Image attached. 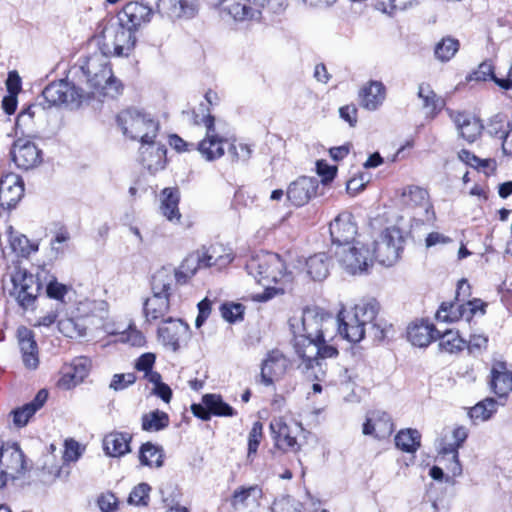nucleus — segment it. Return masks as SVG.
Here are the masks:
<instances>
[{"label": "nucleus", "instance_id": "nucleus-1", "mask_svg": "<svg viewBox=\"0 0 512 512\" xmlns=\"http://www.w3.org/2000/svg\"><path fill=\"white\" fill-rule=\"evenodd\" d=\"M153 14L149 5L131 1L116 17L102 19L96 28L102 54L106 57H127L135 46V32L148 24Z\"/></svg>", "mask_w": 512, "mask_h": 512}, {"label": "nucleus", "instance_id": "nucleus-2", "mask_svg": "<svg viewBox=\"0 0 512 512\" xmlns=\"http://www.w3.org/2000/svg\"><path fill=\"white\" fill-rule=\"evenodd\" d=\"M380 306L375 299L362 300L338 313L339 334L351 343H359L365 337L367 327L374 340L386 337L388 325L377 319Z\"/></svg>", "mask_w": 512, "mask_h": 512}, {"label": "nucleus", "instance_id": "nucleus-3", "mask_svg": "<svg viewBox=\"0 0 512 512\" xmlns=\"http://www.w3.org/2000/svg\"><path fill=\"white\" fill-rule=\"evenodd\" d=\"M247 273L264 287L262 293L251 295L252 300L265 302L276 295L283 294L285 286L293 281L292 273L287 271L284 261L278 254L260 252L249 258Z\"/></svg>", "mask_w": 512, "mask_h": 512}, {"label": "nucleus", "instance_id": "nucleus-4", "mask_svg": "<svg viewBox=\"0 0 512 512\" xmlns=\"http://www.w3.org/2000/svg\"><path fill=\"white\" fill-rule=\"evenodd\" d=\"M117 123L124 136L141 144L156 139L160 128L159 121L153 115L135 108L121 111Z\"/></svg>", "mask_w": 512, "mask_h": 512}, {"label": "nucleus", "instance_id": "nucleus-5", "mask_svg": "<svg viewBox=\"0 0 512 512\" xmlns=\"http://www.w3.org/2000/svg\"><path fill=\"white\" fill-rule=\"evenodd\" d=\"M290 323L293 328L301 324V330L297 327L298 331H294L295 335L317 338L324 342H329L333 338L336 324L333 317L319 307L304 309L301 318L299 320L294 318Z\"/></svg>", "mask_w": 512, "mask_h": 512}, {"label": "nucleus", "instance_id": "nucleus-6", "mask_svg": "<svg viewBox=\"0 0 512 512\" xmlns=\"http://www.w3.org/2000/svg\"><path fill=\"white\" fill-rule=\"evenodd\" d=\"M77 69L76 74H81L84 81L94 91L88 93L91 96V104L94 98L118 96L122 91L121 82L113 75L111 66H73Z\"/></svg>", "mask_w": 512, "mask_h": 512}, {"label": "nucleus", "instance_id": "nucleus-7", "mask_svg": "<svg viewBox=\"0 0 512 512\" xmlns=\"http://www.w3.org/2000/svg\"><path fill=\"white\" fill-rule=\"evenodd\" d=\"M42 96L49 106L66 105L71 109H78L91 104L88 92L65 80L50 83L43 90Z\"/></svg>", "mask_w": 512, "mask_h": 512}, {"label": "nucleus", "instance_id": "nucleus-8", "mask_svg": "<svg viewBox=\"0 0 512 512\" xmlns=\"http://www.w3.org/2000/svg\"><path fill=\"white\" fill-rule=\"evenodd\" d=\"M317 338H309L295 335L294 349L298 358L301 360V366L304 369H321L322 362L326 358L334 357L338 354L336 348Z\"/></svg>", "mask_w": 512, "mask_h": 512}, {"label": "nucleus", "instance_id": "nucleus-9", "mask_svg": "<svg viewBox=\"0 0 512 512\" xmlns=\"http://www.w3.org/2000/svg\"><path fill=\"white\" fill-rule=\"evenodd\" d=\"M193 123L195 125H203L206 129L205 137L196 147L201 156L207 161L221 158L225 153V145L228 143V139L217 132L215 118L209 113H203L201 117L198 114H194Z\"/></svg>", "mask_w": 512, "mask_h": 512}, {"label": "nucleus", "instance_id": "nucleus-10", "mask_svg": "<svg viewBox=\"0 0 512 512\" xmlns=\"http://www.w3.org/2000/svg\"><path fill=\"white\" fill-rule=\"evenodd\" d=\"M334 256L339 266L351 275L362 274L372 265L370 249L360 242L336 247Z\"/></svg>", "mask_w": 512, "mask_h": 512}, {"label": "nucleus", "instance_id": "nucleus-11", "mask_svg": "<svg viewBox=\"0 0 512 512\" xmlns=\"http://www.w3.org/2000/svg\"><path fill=\"white\" fill-rule=\"evenodd\" d=\"M11 282L10 295L23 309L32 308L41 289L38 278L24 268L15 267L11 273Z\"/></svg>", "mask_w": 512, "mask_h": 512}, {"label": "nucleus", "instance_id": "nucleus-12", "mask_svg": "<svg viewBox=\"0 0 512 512\" xmlns=\"http://www.w3.org/2000/svg\"><path fill=\"white\" fill-rule=\"evenodd\" d=\"M402 244V231L396 226L387 227L374 242L372 259L384 266H392L399 259Z\"/></svg>", "mask_w": 512, "mask_h": 512}, {"label": "nucleus", "instance_id": "nucleus-13", "mask_svg": "<svg viewBox=\"0 0 512 512\" xmlns=\"http://www.w3.org/2000/svg\"><path fill=\"white\" fill-rule=\"evenodd\" d=\"M442 303L436 313V318L441 322H455L460 319L465 320L468 324L476 315L483 316L486 313L487 304L481 299L474 298L466 303Z\"/></svg>", "mask_w": 512, "mask_h": 512}, {"label": "nucleus", "instance_id": "nucleus-14", "mask_svg": "<svg viewBox=\"0 0 512 512\" xmlns=\"http://www.w3.org/2000/svg\"><path fill=\"white\" fill-rule=\"evenodd\" d=\"M270 429L279 449L284 451L298 452L301 448L297 437L303 432L301 423L295 420H287L284 417L272 419Z\"/></svg>", "mask_w": 512, "mask_h": 512}, {"label": "nucleus", "instance_id": "nucleus-15", "mask_svg": "<svg viewBox=\"0 0 512 512\" xmlns=\"http://www.w3.org/2000/svg\"><path fill=\"white\" fill-rule=\"evenodd\" d=\"M159 341L169 350L176 352L190 339V327L181 319L167 317L158 328Z\"/></svg>", "mask_w": 512, "mask_h": 512}, {"label": "nucleus", "instance_id": "nucleus-16", "mask_svg": "<svg viewBox=\"0 0 512 512\" xmlns=\"http://www.w3.org/2000/svg\"><path fill=\"white\" fill-rule=\"evenodd\" d=\"M401 201L405 206L415 209L417 211L415 214L422 222H432L435 219L433 206L425 189L413 185L405 187L401 194Z\"/></svg>", "mask_w": 512, "mask_h": 512}, {"label": "nucleus", "instance_id": "nucleus-17", "mask_svg": "<svg viewBox=\"0 0 512 512\" xmlns=\"http://www.w3.org/2000/svg\"><path fill=\"white\" fill-rule=\"evenodd\" d=\"M329 232L333 246L352 244L358 233L354 216L348 211L339 213L329 224Z\"/></svg>", "mask_w": 512, "mask_h": 512}, {"label": "nucleus", "instance_id": "nucleus-18", "mask_svg": "<svg viewBox=\"0 0 512 512\" xmlns=\"http://www.w3.org/2000/svg\"><path fill=\"white\" fill-rule=\"evenodd\" d=\"M219 4L235 21H258L265 0H222Z\"/></svg>", "mask_w": 512, "mask_h": 512}, {"label": "nucleus", "instance_id": "nucleus-19", "mask_svg": "<svg viewBox=\"0 0 512 512\" xmlns=\"http://www.w3.org/2000/svg\"><path fill=\"white\" fill-rule=\"evenodd\" d=\"M289 366V359L280 350L269 351L261 364V382L272 385L286 374Z\"/></svg>", "mask_w": 512, "mask_h": 512}, {"label": "nucleus", "instance_id": "nucleus-20", "mask_svg": "<svg viewBox=\"0 0 512 512\" xmlns=\"http://www.w3.org/2000/svg\"><path fill=\"white\" fill-rule=\"evenodd\" d=\"M394 431V424L391 416L383 410H371L367 412L365 422L362 426V433L382 440L391 436Z\"/></svg>", "mask_w": 512, "mask_h": 512}, {"label": "nucleus", "instance_id": "nucleus-21", "mask_svg": "<svg viewBox=\"0 0 512 512\" xmlns=\"http://www.w3.org/2000/svg\"><path fill=\"white\" fill-rule=\"evenodd\" d=\"M191 411L204 421L210 420L211 415L231 417L236 414L235 410L224 402L219 394H205L202 397V404H193Z\"/></svg>", "mask_w": 512, "mask_h": 512}, {"label": "nucleus", "instance_id": "nucleus-22", "mask_svg": "<svg viewBox=\"0 0 512 512\" xmlns=\"http://www.w3.org/2000/svg\"><path fill=\"white\" fill-rule=\"evenodd\" d=\"M0 468L11 480L20 478L27 470L24 454L17 444L0 443Z\"/></svg>", "mask_w": 512, "mask_h": 512}, {"label": "nucleus", "instance_id": "nucleus-23", "mask_svg": "<svg viewBox=\"0 0 512 512\" xmlns=\"http://www.w3.org/2000/svg\"><path fill=\"white\" fill-rule=\"evenodd\" d=\"M109 304L105 300L84 299L76 306V318L87 319L89 324L102 329L108 321Z\"/></svg>", "mask_w": 512, "mask_h": 512}, {"label": "nucleus", "instance_id": "nucleus-24", "mask_svg": "<svg viewBox=\"0 0 512 512\" xmlns=\"http://www.w3.org/2000/svg\"><path fill=\"white\" fill-rule=\"evenodd\" d=\"M11 155L15 164L25 170L36 167L42 161L40 149L35 143L26 139L15 141Z\"/></svg>", "mask_w": 512, "mask_h": 512}, {"label": "nucleus", "instance_id": "nucleus-25", "mask_svg": "<svg viewBox=\"0 0 512 512\" xmlns=\"http://www.w3.org/2000/svg\"><path fill=\"white\" fill-rule=\"evenodd\" d=\"M91 361L87 357H77L71 363L64 365L62 376L58 380V386L63 389H71L83 382L88 376Z\"/></svg>", "mask_w": 512, "mask_h": 512}, {"label": "nucleus", "instance_id": "nucleus-26", "mask_svg": "<svg viewBox=\"0 0 512 512\" xmlns=\"http://www.w3.org/2000/svg\"><path fill=\"white\" fill-rule=\"evenodd\" d=\"M450 119L455 124L459 135L468 143L475 142L481 135L483 125L481 121L467 113L454 111L451 109L446 110Z\"/></svg>", "mask_w": 512, "mask_h": 512}, {"label": "nucleus", "instance_id": "nucleus-27", "mask_svg": "<svg viewBox=\"0 0 512 512\" xmlns=\"http://www.w3.org/2000/svg\"><path fill=\"white\" fill-rule=\"evenodd\" d=\"M157 11L171 19L193 18L198 12L197 0H158Z\"/></svg>", "mask_w": 512, "mask_h": 512}, {"label": "nucleus", "instance_id": "nucleus-28", "mask_svg": "<svg viewBox=\"0 0 512 512\" xmlns=\"http://www.w3.org/2000/svg\"><path fill=\"white\" fill-rule=\"evenodd\" d=\"M24 194V185L22 179L9 173L0 179V205L10 209L14 207Z\"/></svg>", "mask_w": 512, "mask_h": 512}, {"label": "nucleus", "instance_id": "nucleus-29", "mask_svg": "<svg viewBox=\"0 0 512 512\" xmlns=\"http://www.w3.org/2000/svg\"><path fill=\"white\" fill-rule=\"evenodd\" d=\"M140 158L142 164L149 172L156 173L165 168L166 148L156 139H153L150 143H142L140 146Z\"/></svg>", "mask_w": 512, "mask_h": 512}, {"label": "nucleus", "instance_id": "nucleus-30", "mask_svg": "<svg viewBox=\"0 0 512 512\" xmlns=\"http://www.w3.org/2000/svg\"><path fill=\"white\" fill-rule=\"evenodd\" d=\"M318 181L311 177H300L292 182L286 192L287 199L295 206L305 205L316 195Z\"/></svg>", "mask_w": 512, "mask_h": 512}, {"label": "nucleus", "instance_id": "nucleus-31", "mask_svg": "<svg viewBox=\"0 0 512 512\" xmlns=\"http://www.w3.org/2000/svg\"><path fill=\"white\" fill-rule=\"evenodd\" d=\"M490 389L499 397L512 392V371L506 362L494 361L490 370Z\"/></svg>", "mask_w": 512, "mask_h": 512}, {"label": "nucleus", "instance_id": "nucleus-32", "mask_svg": "<svg viewBox=\"0 0 512 512\" xmlns=\"http://www.w3.org/2000/svg\"><path fill=\"white\" fill-rule=\"evenodd\" d=\"M386 98V88L380 81H369L358 93L359 104L368 111H375L382 106Z\"/></svg>", "mask_w": 512, "mask_h": 512}, {"label": "nucleus", "instance_id": "nucleus-33", "mask_svg": "<svg viewBox=\"0 0 512 512\" xmlns=\"http://www.w3.org/2000/svg\"><path fill=\"white\" fill-rule=\"evenodd\" d=\"M170 311V297L154 295L143 303V314L148 323H163Z\"/></svg>", "mask_w": 512, "mask_h": 512}, {"label": "nucleus", "instance_id": "nucleus-34", "mask_svg": "<svg viewBox=\"0 0 512 512\" xmlns=\"http://www.w3.org/2000/svg\"><path fill=\"white\" fill-rule=\"evenodd\" d=\"M18 340L22 352L23 363L26 368L34 370L39 365L37 344L33 333L26 327L18 329Z\"/></svg>", "mask_w": 512, "mask_h": 512}, {"label": "nucleus", "instance_id": "nucleus-35", "mask_svg": "<svg viewBox=\"0 0 512 512\" xmlns=\"http://www.w3.org/2000/svg\"><path fill=\"white\" fill-rule=\"evenodd\" d=\"M198 250L205 268L213 266L222 268L233 260L231 250L221 244L211 245L209 247L202 246Z\"/></svg>", "mask_w": 512, "mask_h": 512}, {"label": "nucleus", "instance_id": "nucleus-36", "mask_svg": "<svg viewBox=\"0 0 512 512\" xmlns=\"http://www.w3.org/2000/svg\"><path fill=\"white\" fill-rule=\"evenodd\" d=\"M176 274V269L172 266H163L156 270L151 281L152 294L171 297L175 278H178Z\"/></svg>", "mask_w": 512, "mask_h": 512}, {"label": "nucleus", "instance_id": "nucleus-37", "mask_svg": "<svg viewBox=\"0 0 512 512\" xmlns=\"http://www.w3.org/2000/svg\"><path fill=\"white\" fill-rule=\"evenodd\" d=\"M437 330L427 321L411 323L407 328L408 341L417 347H426L436 339Z\"/></svg>", "mask_w": 512, "mask_h": 512}, {"label": "nucleus", "instance_id": "nucleus-38", "mask_svg": "<svg viewBox=\"0 0 512 512\" xmlns=\"http://www.w3.org/2000/svg\"><path fill=\"white\" fill-rule=\"evenodd\" d=\"M131 440L129 433L111 432L103 439V449L108 456L121 457L131 451Z\"/></svg>", "mask_w": 512, "mask_h": 512}, {"label": "nucleus", "instance_id": "nucleus-39", "mask_svg": "<svg viewBox=\"0 0 512 512\" xmlns=\"http://www.w3.org/2000/svg\"><path fill=\"white\" fill-rule=\"evenodd\" d=\"M47 398L48 392L42 389L36 394L35 398L31 402L25 404L21 408L14 410V424L18 427L25 426L28 423L29 419L36 413V411L39 410L44 405Z\"/></svg>", "mask_w": 512, "mask_h": 512}, {"label": "nucleus", "instance_id": "nucleus-40", "mask_svg": "<svg viewBox=\"0 0 512 512\" xmlns=\"http://www.w3.org/2000/svg\"><path fill=\"white\" fill-rule=\"evenodd\" d=\"M160 210L163 216L172 223H180L179 192L177 189L165 188L161 194Z\"/></svg>", "mask_w": 512, "mask_h": 512}, {"label": "nucleus", "instance_id": "nucleus-41", "mask_svg": "<svg viewBox=\"0 0 512 512\" xmlns=\"http://www.w3.org/2000/svg\"><path fill=\"white\" fill-rule=\"evenodd\" d=\"M329 258L325 253H317L305 260L306 275L314 281H322L329 274Z\"/></svg>", "mask_w": 512, "mask_h": 512}, {"label": "nucleus", "instance_id": "nucleus-42", "mask_svg": "<svg viewBox=\"0 0 512 512\" xmlns=\"http://www.w3.org/2000/svg\"><path fill=\"white\" fill-rule=\"evenodd\" d=\"M418 97L422 100V107L432 117L436 116L445 106V101L438 96L429 84L422 83L418 87Z\"/></svg>", "mask_w": 512, "mask_h": 512}, {"label": "nucleus", "instance_id": "nucleus-43", "mask_svg": "<svg viewBox=\"0 0 512 512\" xmlns=\"http://www.w3.org/2000/svg\"><path fill=\"white\" fill-rule=\"evenodd\" d=\"M458 449L459 447L453 441L443 440L439 445L441 459L447 461V470L454 477L462 473V467L458 458Z\"/></svg>", "mask_w": 512, "mask_h": 512}, {"label": "nucleus", "instance_id": "nucleus-44", "mask_svg": "<svg viewBox=\"0 0 512 512\" xmlns=\"http://www.w3.org/2000/svg\"><path fill=\"white\" fill-rule=\"evenodd\" d=\"M139 460L143 466L160 468L164 462L163 448L151 442L144 443L139 451Z\"/></svg>", "mask_w": 512, "mask_h": 512}, {"label": "nucleus", "instance_id": "nucleus-45", "mask_svg": "<svg viewBox=\"0 0 512 512\" xmlns=\"http://www.w3.org/2000/svg\"><path fill=\"white\" fill-rule=\"evenodd\" d=\"M102 330L111 335H120V340L132 346H142L145 343L143 334L132 325L128 329L120 331L119 328H114L112 323H104Z\"/></svg>", "mask_w": 512, "mask_h": 512}, {"label": "nucleus", "instance_id": "nucleus-46", "mask_svg": "<svg viewBox=\"0 0 512 512\" xmlns=\"http://www.w3.org/2000/svg\"><path fill=\"white\" fill-rule=\"evenodd\" d=\"M438 346L441 351L453 354L462 351L466 346L464 340L458 331L447 330L438 337Z\"/></svg>", "mask_w": 512, "mask_h": 512}, {"label": "nucleus", "instance_id": "nucleus-47", "mask_svg": "<svg viewBox=\"0 0 512 512\" xmlns=\"http://www.w3.org/2000/svg\"><path fill=\"white\" fill-rule=\"evenodd\" d=\"M169 425V416L166 412L154 410L145 413L141 418L142 430L147 432H157L165 429Z\"/></svg>", "mask_w": 512, "mask_h": 512}, {"label": "nucleus", "instance_id": "nucleus-48", "mask_svg": "<svg viewBox=\"0 0 512 512\" xmlns=\"http://www.w3.org/2000/svg\"><path fill=\"white\" fill-rule=\"evenodd\" d=\"M420 438L417 430L404 429L396 434L395 444L403 452L414 453L420 447Z\"/></svg>", "mask_w": 512, "mask_h": 512}, {"label": "nucleus", "instance_id": "nucleus-49", "mask_svg": "<svg viewBox=\"0 0 512 512\" xmlns=\"http://www.w3.org/2000/svg\"><path fill=\"white\" fill-rule=\"evenodd\" d=\"M9 243L12 251L21 257H27L38 250L36 244L31 243L25 235L13 231L12 227H9Z\"/></svg>", "mask_w": 512, "mask_h": 512}, {"label": "nucleus", "instance_id": "nucleus-50", "mask_svg": "<svg viewBox=\"0 0 512 512\" xmlns=\"http://www.w3.org/2000/svg\"><path fill=\"white\" fill-rule=\"evenodd\" d=\"M199 250L189 253L176 270L178 278H190L194 276L198 270L205 268Z\"/></svg>", "mask_w": 512, "mask_h": 512}, {"label": "nucleus", "instance_id": "nucleus-51", "mask_svg": "<svg viewBox=\"0 0 512 512\" xmlns=\"http://www.w3.org/2000/svg\"><path fill=\"white\" fill-rule=\"evenodd\" d=\"M61 333L69 338L81 337L86 334L87 325L81 321V318H66L58 322Z\"/></svg>", "mask_w": 512, "mask_h": 512}, {"label": "nucleus", "instance_id": "nucleus-52", "mask_svg": "<svg viewBox=\"0 0 512 512\" xmlns=\"http://www.w3.org/2000/svg\"><path fill=\"white\" fill-rule=\"evenodd\" d=\"M459 41L452 37H445L435 46V56L442 62H447L459 49Z\"/></svg>", "mask_w": 512, "mask_h": 512}, {"label": "nucleus", "instance_id": "nucleus-53", "mask_svg": "<svg viewBox=\"0 0 512 512\" xmlns=\"http://www.w3.org/2000/svg\"><path fill=\"white\" fill-rule=\"evenodd\" d=\"M503 68L498 66H479L478 70L469 75V81H487L493 80L498 86L503 77Z\"/></svg>", "mask_w": 512, "mask_h": 512}, {"label": "nucleus", "instance_id": "nucleus-54", "mask_svg": "<svg viewBox=\"0 0 512 512\" xmlns=\"http://www.w3.org/2000/svg\"><path fill=\"white\" fill-rule=\"evenodd\" d=\"M496 409L497 402L493 398H486L471 408L470 417L474 420L486 421L496 412Z\"/></svg>", "mask_w": 512, "mask_h": 512}, {"label": "nucleus", "instance_id": "nucleus-55", "mask_svg": "<svg viewBox=\"0 0 512 512\" xmlns=\"http://www.w3.org/2000/svg\"><path fill=\"white\" fill-rule=\"evenodd\" d=\"M260 495L261 490L257 486L240 487L234 491L231 503L235 508L246 506L249 504L251 497L253 501H256Z\"/></svg>", "mask_w": 512, "mask_h": 512}, {"label": "nucleus", "instance_id": "nucleus-56", "mask_svg": "<svg viewBox=\"0 0 512 512\" xmlns=\"http://www.w3.org/2000/svg\"><path fill=\"white\" fill-rule=\"evenodd\" d=\"M413 0H377L378 10L388 15H393L397 10H405Z\"/></svg>", "mask_w": 512, "mask_h": 512}, {"label": "nucleus", "instance_id": "nucleus-57", "mask_svg": "<svg viewBox=\"0 0 512 512\" xmlns=\"http://www.w3.org/2000/svg\"><path fill=\"white\" fill-rule=\"evenodd\" d=\"M150 487L146 483H141L133 488L131 491L128 502L136 506H146L149 500Z\"/></svg>", "mask_w": 512, "mask_h": 512}, {"label": "nucleus", "instance_id": "nucleus-58", "mask_svg": "<svg viewBox=\"0 0 512 512\" xmlns=\"http://www.w3.org/2000/svg\"><path fill=\"white\" fill-rule=\"evenodd\" d=\"M488 337L482 333L472 332L466 346L471 354H481L487 349Z\"/></svg>", "mask_w": 512, "mask_h": 512}, {"label": "nucleus", "instance_id": "nucleus-59", "mask_svg": "<svg viewBox=\"0 0 512 512\" xmlns=\"http://www.w3.org/2000/svg\"><path fill=\"white\" fill-rule=\"evenodd\" d=\"M263 436V425L261 422L256 421L248 435V457L256 454L258 446Z\"/></svg>", "mask_w": 512, "mask_h": 512}, {"label": "nucleus", "instance_id": "nucleus-60", "mask_svg": "<svg viewBox=\"0 0 512 512\" xmlns=\"http://www.w3.org/2000/svg\"><path fill=\"white\" fill-rule=\"evenodd\" d=\"M40 113L42 109L38 105H30L17 116L16 126L29 129L34 118Z\"/></svg>", "mask_w": 512, "mask_h": 512}, {"label": "nucleus", "instance_id": "nucleus-61", "mask_svg": "<svg viewBox=\"0 0 512 512\" xmlns=\"http://www.w3.org/2000/svg\"><path fill=\"white\" fill-rule=\"evenodd\" d=\"M228 152L230 156L232 157V160L236 161H246L250 158L251 155V149L247 144L243 143H230Z\"/></svg>", "mask_w": 512, "mask_h": 512}, {"label": "nucleus", "instance_id": "nucleus-62", "mask_svg": "<svg viewBox=\"0 0 512 512\" xmlns=\"http://www.w3.org/2000/svg\"><path fill=\"white\" fill-rule=\"evenodd\" d=\"M136 381V376L133 373L115 374L110 383V388L115 391H120L127 388L129 385Z\"/></svg>", "mask_w": 512, "mask_h": 512}, {"label": "nucleus", "instance_id": "nucleus-63", "mask_svg": "<svg viewBox=\"0 0 512 512\" xmlns=\"http://www.w3.org/2000/svg\"><path fill=\"white\" fill-rule=\"evenodd\" d=\"M81 448L77 441L70 439L65 441L63 459L67 462H74L81 456Z\"/></svg>", "mask_w": 512, "mask_h": 512}, {"label": "nucleus", "instance_id": "nucleus-64", "mask_svg": "<svg viewBox=\"0 0 512 512\" xmlns=\"http://www.w3.org/2000/svg\"><path fill=\"white\" fill-rule=\"evenodd\" d=\"M98 506L102 512H116L118 501L114 494L106 493L98 498Z\"/></svg>", "mask_w": 512, "mask_h": 512}]
</instances>
